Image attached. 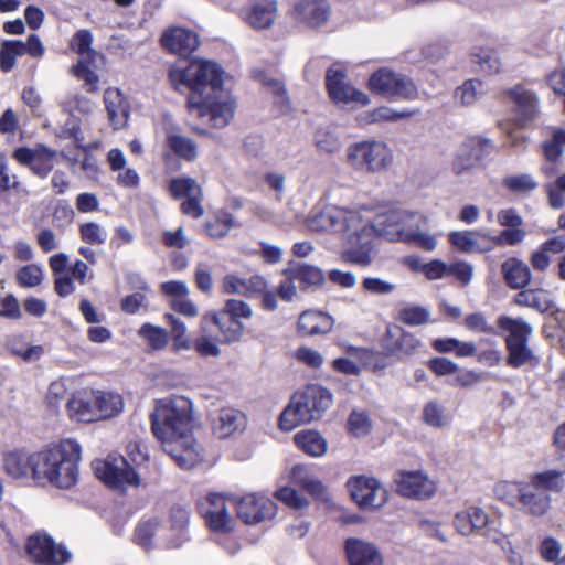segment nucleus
<instances>
[{"mask_svg":"<svg viewBox=\"0 0 565 565\" xmlns=\"http://www.w3.org/2000/svg\"><path fill=\"white\" fill-rule=\"evenodd\" d=\"M234 225L233 216L227 212H217L205 225L207 234L213 238L227 235Z\"/></svg>","mask_w":565,"mask_h":565,"instance_id":"864d4df0","label":"nucleus"},{"mask_svg":"<svg viewBox=\"0 0 565 565\" xmlns=\"http://www.w3.org/2000/svg\"><path fill=\"white\" fill-rule=\"evenodd\" d=\"M465 326L473 332H481L491 335H500V332L493 326L487 322L486 317L481 312L468 315L465 318Z\"/></svg>","mask_w":565,"mask_h":565,"instance_id":"0e129e2a","label":"nucleus"},{"mask_svg":"<svg viewBox=\"0 0 565 565\" xmlns=\"http://www.w3.org/2000/svg\"><path fill=\"white\" fill-rule=\"evenodd\" d=\"M526 232L522 226L504 228L498 235L491 234V244L515 246L524 241Z\"/></svg>","mask_w":565,"mask_h":565,"instance_id":"e2e57ef3","label":"nucleus"},{"mask_svg":"<svg viewBox=\"0 0 565 565\" xmlns=\"http://www.w3.org/2000/svg\"><path fill=\"white\" fill-rule=\"evenodd\" d=\"M291 479L308 493L317 498H323L326 488L323 483L308 473L303 466H295L291 469Z\"/></svg>","mask_w":565,"mask_h":565,"instance_id":"49530a36","label":"nucleus"},{"mask_svg":"<svg viewBox=\"0 0 565 565\" xmlns=\"http://www.w3.org/2000/svg\"><path fill=\"white\" fill-rule=\"evenodd\" d=\"M36 481H47L60 489H70L78 481L81 446L76 440L65 439L57 446L35 452Z\"/></svg>","mask_w":565,"mask_h":565,"instance_id":"7ed1b4c3","label":"nucleus"},{"mask_svg":"<svg viewBox=\"0 0 565 565\" xmlns=\"http://www.w3.org/2000/svg\"><path fill=\"white\" fill-rule=\"evenodd\" d=\"M397 491L407 498L425 500L435 491V484L424 475L417 471L402 472L397 480Z\"/></svg>","mask_w":565,"mask_h":565,"instance_id":"4be33fe9","label":"nucleus"},{"mask_svg":"<svg viewBox=\"0 0 565 565\" xmlns=\"http://www.w3.org/2000/svg\"><path fill=\"white\" fill-rule=\"evenodd\" d=\"M164 132L167 146L173 153L186 161L195 160L198 151L194 140L182 136L179 128L170 121L166 122Z\"/></svg>","mask_w":565,"mask_h":565,"instance_id":"473e14b6","label":"nucleus"},{"mask_svg":"<svg viewBox=\"0 0 565 565\" xmlns=\"http://www.w3.org/2000/svg\"><path fill=\"white\" fill-rule=\"evenodd\" d=\"M502 183L509 191L519 194L529 193L535 190L537 186V182L530 173L508 175L503 179Z\"/></svg>","mask_w":565,"mask_h":565,"instance_id":"4d7b16f0","label":"nucleus"},{"mask_svg":"<svg viewBox=\"0 0 565 565\" xmlns=\"http://www.w3.org/2000/svg\"><path fill=\"white\" fill-rule=\"evenodd\" d=\"M422 418L426 425L434 428H441L447 425L445 408L435 401L425 404Z\"/></svg>","mask_w":565,"mask_h":565,"instance_id":"bf43d9fd","label":"nucleus"},{"mask_svg":"<svg viewBox=\"0 0 565 565\" xmlns=\"http://www.w3.org/2000/svg\"><path fill=\"white\" fill-rule=\"evenodd\" d=\"M296 445L312 457H320L327 451V441L313 430L297 433L294 437Z\"/></svg>","mask_w":565,"mask_h":565,"instance_id":"37998d69","label":"nucleus"},{"mask_svg":"<svg viewBox=\"0 0 565 565\" xmlns=\"http://www.w3.org/2000/svg\"><path fill=\"white\" fill-rule=\"evenodd\" d=\"M344 550L350 565H383V557L372 543L350 537L344 542Z\"/></svg>","mask_w":565,"mask_h":565,"instance_id":"5701e85b","label":"nucleus"},{"mask_svg":"<svg viewBox=\"0 0 565 565\" xmlns=\"http://www.w3.org/2000/svg\"><path fill=\"white\" fill-rule=\"evenodd\" d=\"M192 437L189 435L186 439L179 440L178 443L163 444L164 450L175 460L181 467L189 469L199 459V452L194 449Z\"/></svg>","mask_w":565,"mask_h":565,"instance_id":"4c0bfd02","label":"nucleus"},{"mask_svg":"<svg viewBox=\"0 0 565 565\" xmlns=\"http://www.w3.org/2000/svg\"><path fill=\"white\" fill-rule=\"evenodd\" d=\"M347 163L356 171L377 172L393 161L388 146L379 140H369L350 145L345 150Z\"/></svg>","mask_w":565,"mask_h":565,"instance_id":"6e6552de","label":"nucleus"},{"mask_svg":"<svg viewBox=\"0 0 565 565\" xmlns=\"http://www.w3.org/2000/svg\"><path fill=\"white\" fill-rule=\"evenodd\" d=\"M473 62L479 65L480 70L489 75L501 72L502 62L495 50L490 47H480L473 53Z\"/></svg>","mask_w":565,"mask_h":565,"instance_id":"09e8293b","label":"nucleus"},{"mask_svg":"<svg viewBox=\"0 0 565 565\" xmlns=\"http://www.w3.org/2000/svg\"><path fill=\"white\" fill-rule=\"evenodd\" d=\"M352 500L361 509H375L387 501V490L373 477L353 476L347 482Z\"/></svg>","mask_w":565,"mask_h":565,"instance_id":"ddd939ff","label":"nucleus"},{"mask_svg":"<svg viewBox=\"0 0 565 565\" xmlns=\"http://www.w3.org/2000/svg\"><path fill=\"white\" fill-rule=\"evenodd\" d=\"M483 145H488V141L470 139L459 148L452 163L454 172L457 175L469 173L479 166Z\"/></svg>","mask_w":565,"mask_h":565,"instance_id":"c85d7f7f","label":"nucleus"},{"mask_svg":"<svg viewBox=\"0 0 565 565\" xmlns=\"http://www.w3.org/2000/svg\"><path fill=\"white\" fill-rule=\"evenodd\" d=\"M507 364L513 369H520L529 365L535 367L540 364L539 356L530 348L529 341L518 342L505 345Z\"/></svg>","mask_w":565,"mask_h":565,"instance_id":"f704fd0d","label":"nucleus"},{"mask_svg":"<svg viewBox=\"0 0 565 565\" xmlns=\"http://www.w3.org/2000/svg\"><path fill=\"white\" fill-rule=\"evenodd\" d=\"M419 109H405L397 111L390 107H379L372 111L365 113L358 117L361 125H367L377 121H396L399 119L411 118L418 115Z\"/></svg>","mask_w":565,"mask_h":565,"instance_id":"ea45409f","label":"nucleus"},{"mask_svg":"<svg viewBox=\"0 0 565 565\" xmlns=\"http://www.w3.org/2000/svg\"><path fill=\"white\" fill-rule=\"evenodd\" d=\"M425 226L426 218L422 215V222L414 223L413 230L409 232L405 243L431 252L437 247V238L434 235L426 233L424 231Z\"/></svg>","mask_w":565,"mask_h":565,"instance_id":"3c124183","label":"nucleus"},{"mask_svg":"<svg viewBox=\"0 0 565 565\" xmlns=\"http://www.w3.org/2000/svg\"><path fill=\"white\" fill-rule=\"evenodd\" d=\"M497 330L500 335L504 332V344H513L523 341H530L533 333V327L523 318H512L510 316L501 315L497 319Z\"/></svg>","mask_w":565,"mask_h":565,"instance_id":"c756f323","label":"nucleus"},{"mask_svg":"<svg viewBox=\"0 0 565 565\" xmlns=\"http://www.w3.org/2000/svg\"><path fill=\"white\" fill-rule=\"evenodd\" d=\"M188 523L189 512L186 509L181 507L171 509V530L175 532V537L167 542L169 548L181 547L189 540Z\"/></svg>","mask_w":565,"mask_h":565,"instance_id":"79ce46f5","label":"nucleus"},{"mask_svg":"<svg viewBox=\"0 0 565 565\" xmlns=\"http://www.w3.org/2000/svg\"><path fill=\"white\" fill-rule=\"evenodd\" d=\"M348 427L354 436H365L371 429L369 416L365 413L352 412L348 419Z\"/></svg>","mask_w":565,"mask_h":565,"instance_id":"338daca9","label":"nucleus"},{"mask_svg":"<svg viewBox=\"0 0 565 565\" xmlns=\"http://www.w3.org/2000/svg\"><path fill=\"white\" fill-rule=\"evenodd\" d=\"M169 79L175 89L186 88L189 113L207 118L210 125L222 129L235 116L236 103L232 94L223 88V70L214 62L193 60L185 66L174 65Z\"/></svg>","mask_w":565,"mask_h":565,"instance_id":"f257e3e1","label":"nucleus"},{"mask_svg":"<svg viewBox=\"0 0 565 565\" xmlns=\"http://www.w3.org/2000/svg\"><path fill=\"white\" fill-rule=\"evenodd\" d=\"M420 345L417 338L398 326H388L382 339V348L388 354L413 355Z\"/></svg>","mask_w":565,"mask_h":565,"instance_id":"aec40b11","label":"nucleus"},{"mask_svg":"<svg viewBox=\"0 0 565 565\" xmlns=\"http://www.w3.org/2000/svg\"><path fill=\"white\" fill-rule=\"evenodd\" d=\"M191 422L192 403L184 396L160 399L151 413V430L162 444L186 439Z\"/></svg>","mask_w":565,"mask_h":565,"instance_id":"20e7f679","label":"nucleus"},{"mask_svg":"<svg viewBox=\"0 0 565 565\" xmlns=\"http://www.w3.org/2000/svg\"><path fill=\"white\" fill-rule=\"evenodd\" d=\"M221 311L228 313L231 318L236 320H239L241 318L248 319L253 315L250 306L239 299L226 300L225 306Z\"/></svg>","mask_w":565,"mask_h":565,"instance_id":"774afa93","label":"nucleus"},{"mask_svg":"<svg viewBox=\"0 0 565 565\" xmlns=\"http://www.w3.org/2000/svg\"><path fill=\"white\" fill-rule=\"evenodd\" d=\"M159 520L153 518L139 522L135 530V542L145 550L152 547V536L159 529Z\"/></svg>","mask_w":565,"mask_h":565,"instance_id":"5fc2aeb1","label":"nucleus"},{"mask_svg":"<svg viewBox=\"0 0 565 565\" xmlns=\"http://www.w3.org/2000/svg\"><path fill=\"white\" fill-rule=\"evenodd\" d=\"M508 97L514 104L520 125H525L539 115V97L533 90L516 85L508 90Z\"/></svg>","mask_w":565,"mask_h":565,"instance_id":"412c9836","label":"nucleus"},{"mask_svg":"<svg viewBox=\"0 0 565 565\" xmlns=\"http://www.w3.org/2000/svg\"><path fill=\"white\" fill-rule=\"evenodd\" d=\"M334 324V319L326 312L307 310L298 319V331L306 337L329 333Z\"/></svg>","mask_w":565,"mask_h":565,"instance_id":"2f4dec72","label":"nucleus"},{"mask_svg":"<svg viewBox=\"0 0 565 565\" xmlns=\"http://www.w3.org/2000/svg\"><path fill=\"white\" fill-rule=\"evenodd\" d=\"M259 81L266 87V89L273 94L277 105H279L281 108L287 106V92L285 85L280 81L267 77L266 75H262Z\"/></svg>","mask_w":565,"mask_h":565,"instance_id":"69168bd1","label":"nucleus"},{"mask_svg":"<svg viewBox=\"0 0 565 565\" xmlns=\"http://www.w3.org/2000/svg\"><path fill=\"white\" fill-rule=\"evenodd\" d=\"M429 311L419 306L405 307L399 310L398 319L408 326H422L429 321Z\"/></svg>","mask_w":565,"mask_h":565,"instance_id":"680f3d73","label":"nucleus"},{"mask_svg":"<svg viewBox=\"0 0 565 565\" xmlns=\"http://www.w3.org/2000/svg\"><path fill=\"white\" fill-rule=\"evenodd\" d=\"M307 224L312 231L342 232L350 245V238L359 232L361 214L337 205H327L323 209L313 210L307 220Z\"/></svg>","mask_w":565,"mask_h":565,"instance_id":"0eeeda50","label":"nucleus"},{"mask_svg":"<svg viewBox=\"0 0 565 565\" xmlns=\"http://www.w3.org/2000/svg\"><path fill=\"white\" fill-rule=\"evenodd\" d=\"M215 331L209 327V331H202V335L192 343V348L194 347L201 356H218L221 350L218 349L217 343L220 342L215 340Z\"/></svg>","mask_w":565,"mask_h":565,"instance_id":"13d9d810","label":"nucleus"},{"mask_svg":"<svg viewBox=\"0 0 565 565\" xmlns=\"http://www.w3.org/2000/svg\"><path fill=\"white\" fill-rule=\"evenodd\" d=\"M96 401L98 420L115 417L122 412L124 401L119 394L96 391Z\"/></svg>","mask_w":565,"mask_h":565,"instance_id":"58836bf2","label":"nucleus"},{"mask_svg":"<svg viewBox=\"0 0 565 565\" xmlns=\"http://www.w3.org/2000/svg\"><path fill=\"white\" fill-rule=\"evenodd\" d=\"M370 89L379 95L392 99L414 100L418 96L415 84L406 76L382 68L369 79Z\"/></svg>","mask_w":565,"mask_h":565,"instance_id":"9d476101","label":"nucleus"},{"mask_svg":"<svg viewBox=\"0 0 565 565\" xmlns=\"http://www.w3.org/2000/svg\"><path fill=\"white\" fill-rule=\"evenodd\" d=\"M139 337L147 341L153 351L163 350L169 343V332L161 327L152 323H143L138 330Z\"/></svg>","mask_w":565,"mask_h":565,"instance_id":"de8ad7c7","label":"nucleus"},{"mask_svg":"<svg viewBox=\"0 0 565 565\" xmlns=\"http://www.w3.org/2000/svg\"><path fill=\"white\" fill-rule=\"evenodd\" d=\"M331 6L328 0H298L289 10V19L302 30L323 28L331 17Z\"/></svg>","mask_w":565,"mask_h":565,"instance_id":"f8f14e48","label":"nucleus"},{"mask_svg":"<svg viewBox=\"0 0 565 565\" xmlns=\"http://www.w3.org/2000/svg\"><path fill=\"white\" fill-rule=\"evenodd\" d=\"M416 222H422V214L406 210L384 212L373 222L363 220L361 216L359 232L350 238V247L343 253L344 260L361 266L370 264L374 253L373 241L376 236L405 243Z\"/></svg>","mask_w":565,"mask_h":565,"instance_id":"f03ea898","label":"nucleus"},{"mask_svg":"<svg viewBox=\"0 0 565 565\" xmlns=\"http://www.w3.org/2000/svg\"><path fill=\"white\" fill-rule=\"evenodd\" d=\"M448 239L465 254H483L493 249L491 234L483 231H454L448 234Z\"/></svg>","mask_w":565,"mask_h":565,"instance_id":"6ab92c4d","label":"nucleus"},{"mask_svg":"<svg viewBox=\"0 0 565 565\" xmlns=\"http://www.w3.org/2000/svg\"><path fill=\"white\" fill-rule=\"evenodd\" d=\"M501 268L505 282H530L531 280L529 266L518 258L507 259Z\"/></svg>","mask_w":565,"mask_h":565,"instance_id":"8fccbe9b","label":"nucleus"},{"mask_svg":"<svg viewBox=\"0 0 565 565\" xmlns=\"http://www.w3.org/2000/svg\"><path fill=\"white\" fill-rule=\"evenodd\" d=\"M163 292L171 297L170 305L172 309L185 317H195L199 311L196 306L188 299L186 285H161Z\"/></svg>","mask_w":565,"mask_h":565,"instance_id":"e433bc0d","label":"nucleus"},{"mask_svg":"<svg viewBox=\"0 0 565 565\" xmlns=\"http://www.w3.org/2000/svg\"><path fill=\"white\" fill-rule=\"evenodd\" d=\"M82 241L90 245H102L107 239V231L95 222H87L79 226Z\"/></svg>","mask_w":565,"mask_h":565,"instance_id":"052dcab7","label":"nucleus"},{"mask_svg":"<svg viewBox=\"0 0 565 565\" xmlns=\"http://www.w3.org/2000/svg\"><path fill=\"white\" fill-rule=\"evenodd\" d=\"M25 552L39 565H64L72 557L65 545L40 532L28 537Z\"/></svg>","mask_w":565,"mask_h":565,"instance_id":"9b49d317","label":"nucleus"},{"mask_svg":"<svg viewBox=\"0 0 565 565\" xmlns=\"http://www.w3.org/2000/svg\"><path fill=\"white\" fill-rule=\"evenodd\" d=\"M96 403V391L78 392L66 404L68 415L76 422H97Z\"/></svg>","mask_w":565,"mask_h":565,"instance_id":"b1692460","label":"nucleus"},{"mask_svg":"<svg viewBox=\"0 0 565 565\" xmlns=\"http://www.w3.org/2000/svg\"><path fill=\"white\" fill-rule=\"evenodd\" d=\"M23 55L22 41L6 40L0 47V68L10 72L15 65L17 56Z\"/></svg>","mask_w":565,"mask_h":565,"instance_id":"603ef678","label":"nucleus"},{"mask_svg":"<svg viewBox=\"0 0 565 565\" xmlns=\"http://www.w3.org/2000/svg\"><path fill=\"white\" fill-rule=\"evenodd\" d=\"M35 454L28 455L21 451L10 452L3 458V468L12 478L31 476L36 480Z\"/></svg>","mask_w":565,"mask_h":565,"instance_id":"72a5a7b5","label":"nucleus"},{"mask_svg":"<svg viewBox=\"0 0 565 565\" xmlns=\"http://www.w3.org/2000/svg\"><path fill=\"white\" fill-rule=\"evenodd\" d=\"M486 94V84L479 78H470L456 88L455 99L463 106H472Z\"/></svg>","mask_w":565,"mask_h":565,"instance_id":"a19ab883","label":"nucleus"},{"mask_svg":"<svg viewBox=\"0 0 565 565\" xmlns=\"http://www.w3.org/2000/svg\"><path fill=\"white\" fill-rule=\"evenodd\" d=\"M315 140L316 146L321 151L327 153H333L341 147L340 137L335 129L331 127L318 129L315 136Z\"/></svg>","mask_w":565,"mask_h":565,"instance_id":"6e6d98bb","label":"nucleus"},{"mask_svg":"<svg viewBox=\"0 0 565 565\" xmlns=\"http://www.w3.org/2000/svg\"><path fill=\"white\" fill-rule=\"evenodd\" d=\"M289 282H323L324 275L320 268L305 264L291 263L285 270Z\"/></svg>","mask_w":565,"mask_h":565,"instance_id":"c03bdc74","label":"nucleus"},{"mask_svg":"<svg viewBox=\"0 0 565 565\" xmlns=\"http://www.w3.org/2000/svg\"><path fill=\"white\" fill-rule=\"evenodd\" d=\"M96 477L113 489H122L126 486H139L140 478L128 460L122 457L108 456L92 463Z\"/></svg>","mask_w":565,"mask_h":565,"instance_id":"1a4fd4ad","label":"nucleus"},{"mask_svg":"<svg viewBox=\"0 0 565 565\" xmlns=\"http://www.w3.org/2000/svg\"><path fill=\"white\" fill-rule=\"evenodd\" d=\"M489 524L488 513L479 507H469L456 513L454 526L461 535L480 533Z\"/></svg>","mask_w":565,"mask_h":565,"instance_id":"cd10ccee","label":"nucleus"},{"mask_svg":"<svg viewBox=\"0 0 565 565\" xmlns=\"http://www.w3.org/2000/svg\"><path fill=\"white\" fill-rule=\"evenodd\" d=\"M161 43L168 51L186 56L198 47L199 36L188 29L171 28L162 34Z\"/></svg>","mask_w":565,"mask_h":565,"instance_id":"393cba45","label":"nucleus"},{"mask_svg":"<svg viewBox=\"0 0 565 565\" xmlns=\"http://www.w3.org/2000/svg\"><path fill=\"white\" fill-rule=\"evenodd\" d=\"M104 102L114 129L125 127L129 116V104L122 93L117 88H108L104 93Z\"/></svg>","mask_w":565,"mask_h":565,"instance_id":"7c9ffc66","label":"nucleus"},{"mask_svg":"<svg viewBox=\"0 0 565 565\" xmlns=\"http://www.w3.org/2000/svg\"><path fill=\"white\" fill-rule=\"evenodd\" d=\"M164 318L171 327L170 334L173 340V351L179 353L192 349V341L188 335L185 323L172 313H166Z\"/></svg>","mask_w":565,"mask_h":565,"instance_id":"a18cd8bd","label":"nucleus"},{"mask_svg":"<svg viewBox=\"0 0 565 565\" xmlns=\"http://www.w3.org/2000/svg\"><path fill=\"white\" fill-rule=\"evenodd\" d=\"M237 516L246 524L271 520L277 512L276 503L258 494H247L236 503Z\"/></svg>","mask_w":565,"mask_h":565,"instance_id":"dca6fc26","label":"nucleus"},{"mask_svg":"<svg viewBox=\"0 0 565 565\" xmlns=\"http://www.w3.org/2000/svg\"><path fill=\"white\" fill-rule=\"evenodd\" d=\"M332 393L328 388L317 384L307 385L292 395L290 404L280 414V429L289 431L298 425L320 418L332 405Z\"/></svg>","mask_w":565,"mask_h":565,"instance_id":"39448f33","label":"nucleus"},{"mask_svg":"<svg viewBox=\"0 0 565 565\" xmlns=\"http://www.w3.org/2000/svg\"><path fill=\"white\" fill-rule=\"evenodd\" d=\"M345 73L339 68H329L326 75V86L331 99L338 105L358 104L365 106L370 104V97L352 87L345 81Z\"/></svg>","mask_w":565,"mask_h":565,"instance_id":"4468645a","label":"nucleus"},{"mask_svg":"<svg viewBox=\"0 0 565 565\" xmlns=\"http://www.w3.org/2000/svg\"><path fill=\"white\" fill-rule=\"evenodd\" d=\"M199 511L212 531L226 533L232 530L227 505L221 494L207 495L203 502L199 503Z\"/></svg>","mask_w":565,"mask_h":565,"instance_id":"a211bd4d","label":"nucleus"},{"mask_svg":"<svg viewBox=\"0 0 565 565\" xmlns=\"http://www.w3.org/2000/svg\"><path fill=\"white\" fill-rule=\"evenodd\" d=\"M209 327L217 330L216 338L220 343H234L238 341L244 333V324L236 319L231 318L228 313L213 312L206 313L201 319V331L207 332Z\"/></svg>","mask_w":565,"mask_h":565,"instance_id":"f3484780","label":"nucleus"},{"mask_svg":"<svg viewBox=\"0 0 565 565\" xmlns=\"http://www.w3.org/2000/svg\"><path fill=\"white\" fill-rule=\"evenodd\" d=\"M514 302L519 306L530 307L539 312H546L554 308L552 296L541 289H523L514 296Z\"/></svg>","mask_w":565,"mask_h":565,"instance_id":"c9c22d12","label":"nucleus"},{"mask_svg":"<svg viewBox=\"0 0 565 565\" xmlns=\"http://www.w3.org/2000/svg\"><path fill=\"white\" fill-rule=\"evenodd\" d=\"M277 15L276 0H252L244 12V19L254 29L264 30L271 26Z\"/></svg>","mask_w":565,"mask_h":565,"instance_id":"bb28decb","label":"nucleus"},{"mask_svg":"<svg viewBox=\"0 0 565 565\" xmlns=\"http://www.w3.org/2000/svg\"><path fill=\"white\" fill-rule=\"evenodd\" d=\"M171 194L175 199L185 198L181 203L183 214L192 218H199L203 215L204 210L201 204L203 193L201 186L192 178H175L170 181L169 185Z\"/></svg>","mask_w":565,"mask_h":565,"instance_id":"2eb2a0df","label":"nucleus"},{"mask_svg":"<svg viewBox=\"0 0 565 565\" xmlns=\"http://www.w3.org/2000/svg\"><path fill=\"white\" fill-rule=\"evenodd\" d=\"M245 424L246 418L242 412L232 407H225L220 409L212 419V430L217 438L224 439L237 431H242Z\"/></svg>","mask_w":565,"mask_h":565,"instance_id":"a878e982","label":"nucleus"},{"mask_svg":"<svg viewBox=\"0 0 565 565\" xmlns=\"http://www.w3.org/2000/svg\"><path fill=\"white\" fill-rule=\"evenodd\" d=\"M562 472L547 470L535 473L527 483L516 486L518 499L525 513L533 516L545 515L551 508L550 491H561L563 488Z\"/></svg>","mask_w":565,"mask_h":565,"instance_id":"423d86ee","label":"nucleus"}]
</instances>
